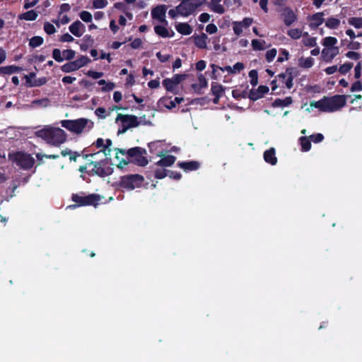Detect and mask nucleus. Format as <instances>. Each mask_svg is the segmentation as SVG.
<instances>
[{
	"mask_svg": "<svg viewBox=\"0 0 362 362\" xmlns=\"http://www.w3.org/2000/svg\"><path fill=\"white\" fill-rule=\"evenodd\" d=\"M35 135L53 146H60L67 139L66 133L61 128L51 125H45L36 131Z\"/></svg>",
	"mask_w": 362,
	"mask_h": 362,
	"instance_id": "2",
	"label": "nucleus"
},
{
	"mask_svg": "<svg viewBox=\"0 0 362 362\" xmlns=\"http://www.w3.org/2000/svg\"><path fill=\"white\" fill-rule=\"evenodd\" d=\"M89 62L90 59L88 57L81 56L77 59L62 65L61 70L64 73H71L85 66Z\"/></svg>",
	"mask_w": 362,
	"mask_h": 362,
	"instance_id": "11",
	"label": "nucleus"
},
{
	"mask_svg": "<svg viewBox=\"0 0 362 362\" xmlns=\"http://www.w3.org/2000/svg\"><path fill=\"white\" fill-rule=\"evenodd\" d=\"M195 45L200 49H205L207 47L208 36L205 33L194 37Z\"/></svg>",
	"mask_w": 362,
	"mask_h": 362,
	"instance_id": "23",
	"label": "nucleus"
},
{
	"mask_svg": "<svg viewBox=\"0 0 362 362\" xmlns=\"http://www.w3.org/2000/svg\"><path fill=\"white\" fill-rule=\"evenodd\" d=\"M116 151V159L117 160H119V163L117 165V166L120 168H123L124 165H125L126 164H124L122 158L125 159V160H127V157L125 156H122V153L120 152V151H122V149H115Z\"/></svg>",
	"mask_w": 362,
	"mask_h": 362,
	"instance_id": "46",
	"label": "nucleus"
},
{
	"mask_svg": "<svg viewBox=\"0 0 362 362\" xmlns=\"http://www.w3.org/2000/svg\"><path fill=\"white\" fill-rule=\"evenodd\" d=\"M187 78L186 74H175L170 78H165L163 85L167 91L178 93V85Z\"/></svg>",
	"mask_w": 362,
	"mask_h": 362,
	"instance_id": "10",
	"label": "nucleus"
},
{
	"mask_svg": "<svg viewBox=\"0 0 362 362\" xmlns=\"http://www.w3.org/2000/svg\"><path fill=\"white\" fill-rule=\"evenodd\" d=\"M80 18L86 23H90L93 19L92 14L87 11H83L79 13Z\"/></svg>",
	"mask_w": 362,
	"mask_h": 362,
	"instance_id": "45",
	"label": "nucleus"
},
{
	"mask_svg": "<svg viewBox=\"0 0 362 362\" xmlns=\"http://www.w3.org/2000/svg\"><path fill=\"white\" fill-rule=\"evenodd\" d=\"M116 123L120 124L122 129H119V133H124L131 127H137L141 122H138V118L134 115L119 114L116 118Z\"/></svg>",
	"mask_w": 362,
	"mask_h": 362,
	"instance_id": "8",
	"label": "nucleus"
},
{
	"mask_svg": "<svg viewBox=\"0 0 362 362\" xmlns=\"http://www.w3.org/2000/svg\"><path fill=\"white\" fill-rule=\"evenodd\" d=\"M257 95L256 96L254 95V93H252V99L257 100V98H262L264 94L268 93L269 88L265 86H260L257 88Z\"/></svg>",
	"mask_w": 362,
	"mask_h": 362,
	"instance_id": "44",
	"label": "nucleus"
},
{
	"mask_svg": "<svg viewBox=\"0 0 362 362\" xmlns=\"http://www.w3.org/2000/svg\"><path fill=\"white\" fill-rule=\"evenodd\" d=\"M184 100L183 98H175L174 100L171 97H163L160 98L157 103V108L160 111L164 109L172 110L175 107L177 104L181 103Z\"/></svg>",
	"mask_w": 362,
	"mask_h": 362,
	"instance_id": "12",
	"label": "nucleus"
},
{
	"mask_svg": "<svg viewBox=\"0 0 362 362\" xmlns=\"http://www.w3.org/2000/svg\"><path fill=\"white\" fill-rule=\"evenodd\" d=\"M218 30V28L216 27V25L214 23H210V24H208L206 27V33H208L209 34H214L217 32Z\"/></svg>",
	"mask_w": 362,
	"mask_h": 362,
	"instance_id": "60",
	"label": "nucleus"
},
{
	"mask_svg": "<svg viewBox=\"0 0 362 362\" xmlns=\"http://www.w3.org/2000/svg\"><path fill=\"white\" fill-rule=\"evenodd\" d=\"M340 21L338 18L331 17L325 21V25L330 29H336L339 27Z\"/></svg>",
	"mask_w": 362,
	"mask_h": 362,
	"instance_id": "36",
	"label": "nucleus"
},
{
	"mask_svg": "<svg viewBox=\"0 0 362 362\" xmlns=\"http://www.w3.org/2000/svg\"><path fill=\"white\" fill-rule=\"evenodd\" d=\"M110 156V151H107V149L99 150L88 156L92 159L89 165L93 166L92 170L95 174L100 176H107L112 173Z\"/></svg>",
	"mask_w": 362,
	"mask_h": 362,
	"instance_id": "1",
	"label": "nucleus"
},
{
	"mask_svg": "<svg viewBox=\"0 0 362 362\" xmlns=\"http://www.w3.org/2000/svg\"><path fill=\"white\" fill-rule=\"evenodd\" d=\"M106 110L103 107H98L95 110V114L100 118H105Z\"/></svg>",
	"mask_w": 362,
	"mask_h": 362,
	"instance_id": "63",
	"label": "nucleus"
},
{
	"mask_svg": "<svg viewBox=\"0 0 362 362\" xmlns=\"http://www.w3.org/2000/svg\"><path fill=\"white\" fill-rule=\"evenodd\" d=\"M348 23L355 28H362V18L361 17H351L348 19Z\"/></svg>",
	"mask_w": 362,
	"mask_h": 362,
	"instance_id": "37",
	"label": "nucleus"
},
{
	"mask_svg": "<svg viewBox=\"0 0 362 362\" xmlns=\"http://www.w3.org/2000/svg\"><path fill=\"white\" fill-rule=\"evenodd\" d=\"M74 40V37L69 33L62 35L59 38V41L63 42H73Z\"/></svg>",
	"mask_w": 362,
	"mask_h": 362,
	"instance_id": "61",
	"label": "nucleus"
},
{
	"mask_svg": "<svg viewBox=\"0 0 362 362\" xmlns=\"http://www.w3.org/2000/svg\"><path fill=\"white\" fill-rule=\"evenodd\" d=\"M175 161V157L171 155H167L163 157L157 164L160 166H170Z\"/></svg>",
	"mask_w": 362,
	"mask_h": 362,
	"instance_id": "30",
	"label": "nucleus"
},
{
	"mask_svg": "<svg viewBox=\"0 0 362 362\" xmlns=\"http://www.w3.org/2000/svg\"><path fill=\"white\" fill-rule=\"evenodd\" d=\"M317 109L323 112H333L338 111L346 105L344 95H335L331 97H324L317 101Z\"/></svg>",
	"mask_w": 362,
	"mask_h": 362,
	"instance_id": "3",
	"label": "nucleus"
},
{
	"mask_svg": "<svg viewBox=\"0 0 362 362\" xmlns=\"http://www.w3.org/2000/svg\"><path fill=\"white\" fill-rule=\"evenodd\" d=\"M315 59L311 57H300L298 59V66L304 69H309L313 66Z\"/></svg>",
	"mask_w": 362,
	"mask_h": 362,
	"instance_id": "26",
	"label": "nucleus"
},
{
	"mask_svg": "<svg viewBox=\"0 0 362 362\" xmlns=\"http://www.w3.org/2000/svg\"><path fill=\"white\" fill-rule=\"evenodd\" d=\"M251 46L255 51H260L264 49L267 45L264 40L254 39L251 42Z\"/></svg>",
	"mask_w": 362,
	"mask_h": 362,
	"instance_id": "29",
	"label": "nucleus"
},
{
	"mask_svg": "<svg viewBox=\"0 0 362 362\" xmlns=\"http://www.w3.org/2000/svg\"><path fill=\"white\" fill-rule=\"evenodd\" d=\"M69 30L74 36L79 37L85 33L86 27L80 21H76L69 25Z\"/></svg>",
	"mask_w": 362,
	"mask_h": 362,
	"instance_id": "18",
	"label": "nucleus"
},
{
	"mask_svg": "<svg viewBox=\"0 0 362 362\" xmlns=\"http://www.w3.org/2000/svg\"><path fill=\"white\" fill-rule=\"evenodd\" d=\"M72 199L78 205H93L96 206L101 200V197L97 194H89L88 196L81 197L77 194L73 195Z\"/></svg>",
	"mask_w": 362,
	"mask_h": 362,
	"instance_id": "13",
	"label": "nucleus"
},
{
	"mask_svg": "<svg viewBox=\"0 0 362 362\" xmlns=\"http://www.w3.org/2000/svg\"><path fill=\"white\" fill-rule=\"evenodd\" d=\"M232 25L233 32L238 37L243 34L245 28L239 21H233Z\"/></svg>",
	"mask_w": 362,
	"mask_h": 362,
	"instance_id": "43",
	"label": "nucleus"
},
{
	"mask_svg": "<svg viewBox=\"0 0 362 362\" xmlns=\"http://www.w3.org/2000/svg\"><path fill=\"white\" fill-rule=\"evenodd\" d=\"M87 75L94 79H98L103 76V73L95 71H88Z\"/></svg>",
	"mask_w": 362,
	"mask_h": 362,
	"instance_id": "62",
	"label": "nucleus"
},
{
	"mask_svg": "<svg viewBox=\"0 0 362 362\" xmlns=\"http://www.w3.org/2000/svg\"><path fill=\"white\" fill-rule=\"evenodd\" d=\"M167 6L159 5L151 10V17L160 23L168 24L166 20Z\"/></svg>",
	"mask_w": 362,
	"mask_h": 362,
	"instance_id": "14",
	"label": "nucleus"
},
{
	"mask_svg": "<svg viewBox=\"0 0 362 362\" xmlns=\"http://www.w3.org/2000/svg\"><path fill=\"white\" fill-rule=\"evenodd\" d=\"M47 82V79L45 77L39 78L37 79H35L32 83H30V86H40L45 84Z\"/></svg>",
	"mask_w": 362,
	"mask_h": 362,
	"instance_id": "57",
	"label": "nucleus"
},
{
	"mask_svg": "<svg viewBox=\"0 0 362 362\" xmlns=\"http://www.w3.org/2000/svg\"><path fill=\"white\" fill-rule=\"evenodd\" d=\"M44 40L40 36L33 37L29 42V46L32 48L37 47L43 44Z\"/></svg>",
	"mask_w": 362,
	"mask_h": 362,
	"instance_id": "38",
	"label": "nucleus"
},
{
	"mask_svg": "<svg viewBox=\"0 0 362 362\" xmlns=\"http://www.w3.org/2000/svg\"><path fill=\"white\" fill-rule=\"evenodd\" d=\"M211 90L215 96H221L223 93V88L221 84L212 83Z\"/></svg>",
	"mask_w": 362,
	"mask_h": 362,
	"instance_id": "39",
	"label": "nucleus"
},
{
	"mask_svg": "<svg viewBox=\"0 0 362 362\" xmlns=\"http://www.w3.org/2000/svg\"><path fill=\"white\" fill-rule=\"evenodd\" d=\"M206 0H183L178 5L180 16L187 17L194 13L196 10L205 3Z\"/></svg>",
	"mask_w": 362,
	"mask_h": 362,
	"instance_id": "7",
	"label": "nucleus"
},
{
	"mask_svg": "<svg viewBox=\"0 0 362 362\" xmlns=\"http://www.w3.org/2000/svg\"><path fill=\"white\" fill-rule=\"evenodd\" d=\"M45 32L48 35H52L56 33V28L53 24L49 22H45L43 26Z\"/></svg>",
	"mask_w": 362,
	"mask_h": 362,
	"instance_id": "47",
	"label": "nucleus"
},
{
	"mask_svg": "<svg viewBox=\"0 0 362 362\" xmlns=\"http://www.w3.org/2000/svg\"><path fill=\"white\" fill-rule=\"evenodd\" d=\"M309 26L311 29H316L325 21L324 13L318 12L308 17Z\"/></svg>",
	"mask_w": 362,
	"mask_h": 362,
	"instance_id": "16",
	"label": "nucleus"
},
{
	"mask_svg": "<svg viewBox=\"0 0 362 362\" xmlns=\"http://www.w3.org/2000/svg\"><path fill=\"white\" fill-rule=\"evenodd\" d=\"M352 66L351 63H345L339 67V71L341 74H345L351 70Z\"/></svg>",
	"mask_w": 362,
	"mask_h": 362,
	"instance_id": "56",
	"label": "nucleus"
},
{
	"mask_svg": "<svg viewBox=\"0 0 362 362\" xmlns=\"http://www.w3.org/2000/svg\"><path fill=\"white\" fill-rule=\"evenodd\" d=\"M175 29L179 33L185 35H189L193 31L192 27L187 23H178L175 25Z\"/></svg>",
	"mask_w": 362,
	"mask_h": 362,
	"instance_id": "21",
	"label": "nucleus"
},
{
	"mask_svg": "<svg viewBox=\"0 0 362 362\" xmlns=\"http://www.w3.org/2000/svg\"><path fill=\"white\" fill-rule=\"evenodd\" d=\"M156 57L163 63L168 62L171 57L170 54H163L160 52L156 53Z\"/></svg>",
	"mask_w": 362,
	"mask_h": 362,
	"instance_id": "59",
	"label": "nucleus"
},
{
	"mask_svg": "<svg viewBox=\"0 0 362 362\" xmlns=\"http://www.w3.org/2000/svg\"><path fill=\"white\" fill-rule=\"evenodd\" d=\"M168 175L167 170L163 168L157 169L155 171V176L156 178L162 179Z\"/></svg>",
	"mask_w": 362,
	"mask_h": 362,
	"instance_id": "58",
	"label": "nucleus"
},
{
	"mask_svg": "<svg viewBox=\"0 0 362 362\" xmlns=\"http://www.w3.org/2000/svg\"><path fill=\"white\" fill-rule=\"evenodd\" d=\"M222 0H211L209 3L210 9L218 14H222L225 12L224 7L221 4Z\"/></svg>",
	"mask_w": 362,
	"mask_h": 362,
	"instance_id": "25",
	"label": "nucleus"
},
{
	"mask_svg": "<svg viewBox=\"0 0 362 362\" xmlns=\"http://www.w3.org/2000/svg\"><path fill=\"white\" fill-rule=\"evenodd\" d=\"M339 53V47H325L322 50V57L325 62H331Z\"/></svg>",
	"mask_w": 362,
	"mask_h": 362,
	"instance_id": "17",
	"label": "nucleus"
},
{
	"mask_svg": "<svg viewBox=\"0 0 362 362\" xmlns=\"http://www.w3.org/2000/svg\"><path fill=\"white\" fill-rule=\"evenodd\" d=\"M107 5L106 0H93V6L95 8H103Z\"/></svg>",
	"mask_w": 362,
	"mask_h": 362,
	"instance_id": "53",
	"label": "nucleus"
},
{
	"mask_svg": "<svg viewBox=\"0 0 362 362\" xmlns=\"http://www.w3.org/2000/svg\"><path fill=\"white\" fill-rule=\"evenodd\" d=\"M303 36L304 37L303 42L305 46L313 47L317 45L316 39L309 36L308 33H304Z\"/></svg>",
	"mask_w": 362,
	"mask_h": 362,
	"instance_id": "34",
	"label": "nucleus"
},
{
	"mask_svg": "<svg viewBox=\"0 0 362 362\" xmlns=\"http://www.w3.org/2000/svg\"><path fill=\"white\" fill-rule=\"evenodd\" d=\"M178 165L185 171L194 170L199 168V163L196 161L182 162Z\"/></svg>",
	"mask_w": 362,
	"mask_h": 362,
	"instance_id": "27",
	"label": "nucleus"
},
{
	"mask_svg": "<svg viewBox=\"0 0 362 362\" xmlns=\"http://www.w3.org/2000/svg\"><path fill=\"white\" fill-rule=\"evenodd\" d=\"M38 16V14L34 10L28 11L20 16L21 19L25 21H35Z\"/></svg>",
	"mask_w": 362,
	"mask_h": 362,
	"instance_id": "35",
	"label": "nucleus"
},
{
	"mask_svg": "<svg viewBox=\"0 0 362 362\" xmlns=\"http://www.w3.org/2000/svg\"><path fill=\"white\" fill-rule=\"evenodd\" d=\"M249 77L250 78V83L252 86H255L258 83V74L256 70H251L249 72Z\"/></svg>",
	"mask_w": 362,
	"mask_h": 362,
	"instance_id": "48",
	"label": "nucleus"
},
{
	"mask_svg": "<svg viewBox=\"0 0 362 362\" xmlns=\"http://www.w3.org/2000/svg\"><path fill=\"white\" fill-rule=\"evenodd\" d=\"M282 16L284 22L287 26H290L297 20L296 13L291 9L288 8L284 9Z\"/></svg>",
	"mask_w": 362,
	"mask_h": 362,
	"instance_id": "20",
	"label": "nucleus"
},
{
	"mask_svg": "<svg viewBox=\"0 0 362 362\" xmlns=\"http://www.w3.org/2000/svg\"><path fill=\"white\" fill-rule=\"evenodd\" d=\"M293 102L291 97H286L284 99H276L273 103V105L275 107H286L291 105Z\"/></svg>",
	"mask_w": 362,
	"mask_h": 362,
	"instance_id": "32",
	"label": "nucleus"
},
{
	"mask_svg": "<svg viewBox=\"0 0 362 362\" xmlns=\"http://www.w3.org/2000/svg\"><path fill=\"white\" fill-rule=\"evenodd\" d=\"M52 57L58 62L64 61L62 52L59 49H54L52 51Z\"/></svg>",
	"mask_w": 362,
	"mask_h": 362,
	"instance_id": "49",
	"label": "nucleus"
},
{
	"mask_svg": "<svg viewBox=\"0 0 362 362\" xmlns=\"http://www.w3.org/2000/svg\"><path fill=\"white\" fill-rule=\"evenodd\" d=\"M337 39L334 37H326L323 39L322 42V45L325 47H337L336 45L337 44Z\"/></svg>",
	"mask_w": 362,
	"mask_h": 362,
	"instance_id": "33",
	"label": "nucleus"
},
{
	"mask_svg": "<svg viewBox=\"0 0 362 362\" xmlns=\"http://www.w3.org/2000/svg\"><path fill=\"white\" fill-rule=\"evenodd\" d=\"M299 140L302 151H308L310 149L311 144L308 138H307L306 136H301Z\"/></svg>",
	"mask_w": 362,
	"mask_h": 362,
	"instance_id": "42",
	"label": "nucleus"
},
{
	"mask_svg": "<svg viewBox=\"0 0 362 362\" xmlns=\"http://www.w3.org/2000/svg\"><path fill=\"white\" fill-rule=\"evenodd\" d=\"M168 24L161 23L154 25V32L158 36L163 38L172 37L174 36V31L168 26Z\"/></svg>",
	"mask_w": 362,
	"mask_h": 362,
	"instance_id": "15",
	"label": "nucleus"
},
{
	"mask_svg": "<svg viewBox=\"0 0 362 362\" xmlns=\"http://www.w3.org/2000/svg\"><path fill=\"white\" fill-rule=\"evenodd\" d=\"M144 177L138 175H129L121 177L119 186L126 190H133L141 187L144 183Z\"/></svg>",
	"mask_w": 362,
	"mask_h": 362,
	"instance_id": "6",
	"label": "nucleus"
},
{
	"mask_svg": "<svg viewBox=\"0 0 362 362\" xmlns=\"http://www.w3.org/2000/svg\"><path fill=\"white\" fill-rule=\"evenodd\" d=\"M122 156H125L127 160L122 158L124 164L129 162L134 163L140 166H144L148 163V160L144 156L145 150L140 147H135L125 151H120Z\"/></svg>",
	"mask_w": 362,
	"mask_h": 362,
	"instance_id": "5",
	"label": "nucleus"
},
{
	"mask_svg": "<svg viewBox=\"0 0 362 362\" xmlns=\"http://www.w3.org/2000/svg\"><path fill=\"white\" fill-rule=\"evenodd\" d=\"M245 68V65L242 62H237L233 66H231L232 71L231 74H236L240 73Z\"/></svg>",
	"mask_w": 362,
	"mask_h": 362,
	"instance_id": "50",
	"label": "nucleus"
},
{
	"mask_svg": "<svg viewBox=\"0 0 362 362\" xmlns=\"http://www.w3.org/2000/svg\"><path fill=\"white\" fill-rule=\"evenodd\" d=\"M277 51L276 49L273 48L269 49L265 54L266 59L268 62H271L274 60V59L276 56Z\"/></svg>",
	"mask_w": 362,
	"mask_h": 362,
	"instance_id": "51",
	"label": "nucleus"
},
{
	"mask_svg": "<svg viewBox=\"0 0 362 362\" xmlns=\"http://www.w3.org/2000/svg\"><path fill=\"white\" fill-rule=\"evenodd\" d=\"M63 59L64 60H71L75 57V52L72 49H65L62 51Z\"/></svg>",
	"mask_w": 362,
	"mask_h": 362,
	"instance_id": "52",
	"label": "nucleus"
},
{
	"mask_svg": "<svg viewBox=\"0 0 362 362\" xmlns=\"http://www.w3.org/2000/svg\"><path fill=\"white\" fill-rule=\"evenodd\" d=\"M21 70V68L14 65L0 67V73L2 74H12L13 73L18 72Z\"/></svg>",
	"mask_w": 362,
	"mask_h": 362,
	"instance_id": "31",
	"label": "nucleus"
},
{
	"mask_svg": "<svg viewBox=\"0 0 362 362\" xmlns=\"http://www.w3.org/2000/svg\"><path fill=\"white\" fill-rule=\"evenodd\" d=\"M50 105V100L47 98L37 99L32 101L30 104L25 105L27 109L45 108Z\"/></svg>",
	"mask_w": 362,
	"mask_h": 362,
	"instance_id": "19",
	"label": "nucleus"
},
{
	"mask_svg": "<svg viewBox=\"0 0 362 362\" xmlns=\"http://www.w3.org/2000/svg\"><path fill=\"white\" fill-rule=\"evenodd\" d=\"M310 139L315 143H319L322 141L324 139V136L322 134H313L310 136Z\"/></svg>",
	"mask_w": 362,
	"mask_h": 362,
	"instance_id": "64",
	"label": "nucleus"
},
{
	"mask_svg": "<svg viewBox=\"0 0 362 362\" xmlns=\"http://www.w3.org/2000/svg\"><path fill=\"white\" fill-rule=\"evenodd\" d=\"M198 78V83L193 84L192 87L195 90H199L202 88H206L208 86V82L204 77V76L202 74H199L197 76Z\"/></svg>",
	"mask_w": 362,
	"mask_h": 362,
	"instance_id": "28",
	"label": "nucleus"
},
{
	"mask_svg": "<svg viewBox=\"0 0 362 362\" xmlns=\"http://www.w3.org/2000/svg\"><path fill=\"white\" fill-rule=\"evenodd\" d=\"M60 124L64 128L76 134L87 132L93 127V122L86 118L62 120Z\"/></svg>",
	"mask_w": 362,
	"mask_h": 362,
	"instance_id": "4",
	"label": "nucleus"
},
{
	"mask_svg": "<svg viewBox=\"0 0 362 362\" xmlns=\"http://www.w3.org/2000/svg\"><path fill=\"white\" fill-rule=\"evenodd\" d=\"M264 159L267 163L272 165H276L277 163V158L276 157L275 149L274 148H271L269 150H267L264 153Z\"/></svg>",
	"mask_w": 362,
	"mask_h": 362,
	"instance_id": "22",
	"label": "nucleus"
},
{
	"mask_svg": "<svg viewBox=\"0 0 362 362\" xmlns=\"http://www.w3.org/2000/svg\"><path fill=\"white\" fill-rule=\"evenodd\" d=\"M36 158L40 161V163H42V159L44 158L56 159V158H59V155H55V154L47 155V154H42V153H37L36 154Z\"/></svg>",
	"mask_w": 362,
	"mask_h": 362,
	"instance_id": "54",
	"label": "nucleus"
},
{
	"mask_svg": "<svg viewBox=\"0 0 362 362\" xmlns=\"http://www.w3.org/2000/svg\"><path fill=\"white\" fill-rule=\"evenodd\" d=\"M289 53L286 49H281L280 51V55L277 59V62H283L288 59Z\"/></svg>",
	"mask_w": 362,
	"mask_h": 362,
	"instance_id": "55",
	"label": "nucleus"
},
{
	"mask_svg": "<svg viewBox=\"0 0 362 362\" xmlns=\"http://www.w3.org/2000/svg\"><path fill=\"white\" fill-rule=\"evenodd\" d=\"M282 78L286 87L288 89L293 87V78L291 74H282L279 76Z\"/></svg>",
	"mask_w": 362,
	"mask_h": 362,
	"instance_id": "40",
	"label": "nucleus"
},
{
	"mask_svg": "<svg viewBox=\"0 0 362 362\" xmlns=\"http://www.w3.org/2000/svg\"><path fill=\"white\" fill-rule=\"evenodd\" d=\"M13 161L21 168L28 170L31 168L35 163V159L29 153L18 152L13 155Z\"/></svg>",
	"mask_w": 362,
	"mask_h": 362,
	"instance_id": "9",
	"label": "nucleus"
},
{
	"mask_svg": "<svg viewBox=\"0 0 362 362\" xmlns=\"http://www.w3.org/2000/svg\"><path fill=\"white\" fill-rule=\"evenodd\" d=\"M287 35L293 40L299 39L302 35V30L298 28H292L288 30Z\"/></svg>",
	"mask_w": 362,
	"mask_h": 362,
	"instance_id": "41",
	"label": "nucleus"
},
{
	"mask_svg": "<svg viewBox=\"0 0 362 362\" xmlns=\"http://www.w3.org/2000/svg\"><path fill=\"white\" fill-rule=\"evenodd\" d=\"M94 145L96 148H100V150L107 149V151H111L110 146H112V141L110 139L104 140L103 139L99 138Z\"/></svg>",
	"mask_w": 362,
	"mask_h": 362,
	"instance_id": "24",
	"label": "nucleus"
}]
</instances>
